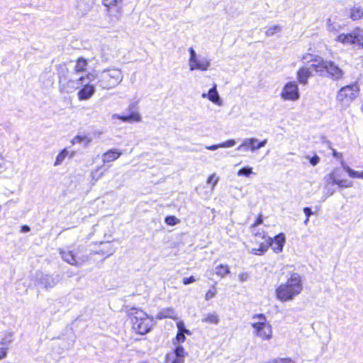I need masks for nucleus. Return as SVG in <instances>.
I'll return each instance as SVG.
<instances>
[{
    "label": "nucleus",
    "instance_id": "1",
    "mask_svg": "<svg viewBox=\"0 0 363 363\" xmlns=\"http://www.w3.org/2000/svg\"><path fill=\"white\" fill-rule=\"evenodd\" d=\"M132 331L140 335L150 333L155 325L153 317L140 308L131 307L126 311Z\"/></svg>",
    "mask_w": 363,
    "mask_h": 363
},
{
    "label": "nucleus",
    "instance_id": "2",
    "mask_svg": "<svg viewBox=\"0 0 363 363\" xmlns=\"http://www.w3.org/2000/svg\"><path fill=\"white\" fill-rule=\"evenodd\" d=\"M254 235L255 240L252 242L257 244V247L251 249V252L253 255H262L269 246L276 253H279L282 251L285 243V236L283 233L277 235L272 239L268 237L264 231L255 233Z\"/></svg>",
    "mask_w": 363,
    "mask_h": 363
},
{
    "label": "nucleus",
    "instance_id": "3",
    "mask_svg": "<svg viewBox=\"0 0 363 363\" xmlns=\"http://www.w3.org/2000/svg\"><path fill=\"white\" fill-rule=\"evenodd\" d=\"M302 290L301 276L298 273H292L284 283L276 288L275 297L280 302L291 301L299 295Z\"/></svg>",
    "mask_w": 363,
    "mask_h": 363
},
{
    "label": "nucleus",
    "instance_id": "4",
    "mask_svg": "<svg viewBox=\"0 0 363 363\" xmlns=\"http://www.w3.org/2000/svg\"><path fill=\"white\" fill-rule=\"evenodd\" d=\"M360 86L357 82L342 86L337 92L336 101L344 107H348L359 96Z\"/></svg>",
    "mask_w": 363,
    "mask_h": 363
},
{
    "label": "nucleus",
    "instance_id": "5",
    "mask_svg": "<svg viewBox=\"0 0 363 363\" xmlns=\"http://www.w3.org/2000/svg\"><path fill=\"white\" fill-rule=\"evenodd\" d=\"M252 318L258 320L252 323L255 335L262 340H270L272 337V327L267 321L265 315L263 313L255 314Z\"/></svg>",
    "mask_w": 363,
    "mask_h": 363
},
{
    "label": "nucleus",
    "instance_id": "6",
    "mask_svg": "<svg viewBox=\"0 0 363 363\" xmlns=\"http://www.w3.org/2000/svg\"><path fill=\"white\" fill-rule=\"evenodd\" d=\"M335 40L343 45H353L359 50H363V29L357 26L351 32L339 34Z\"/></svg>",
    "mask_w": 363,
    "mask_h": 363
},
{
    "label": "nucleus",
    "instance_id": "7",
    "mask_svg": "<svg viewBox=\"0 0 363 363\" xmlns=\"http://www.w3.org/2000/svg\"><path fill=\"white\" fill-rule=\"evenodd\" d=\"M122 73L118 69H108L104 71L99 79V84L103 89H111L121 82Z\"/></svg>",
    "mask_w": 363,
    "mask_h": 363
},
{
    "label": "nucleus",
    "instance_id": "8",
    "mask_svg": "<svg viewBox=\"0 0 363 363\" xmlns=\"http://www.w3.org/2000/svg\"><path fill=\"white\" fill-rule=\"evenodd\" d=\"M325 182L329 185H337L340 189H347L352 186V181L343 177L342 171L339 168H334L325 177Z\"/></svg>",
    "mask_w": 363,
    "mask_h": 363
},
{
    "label": "nucleus",
    "instance_id": "9",
    "mask_svg": "<svg viewBox=\"0 0 363 363\" xmlns=\"http://www.w3.org/2000/svg\"><path fill=\"white\" fill-rule=\"evenodd\" d=\"M301 59L303 61L308 60V62H311L310 65H308V66L310 67L309 69L311 70L312 73L315 72L320 76L324 75L325 60L309 52L302 55Z\"/></svg>",
    "mask_w": 363,
    "mask_h": 363
},
{
    "label": "nucleus",
    "instance_id": "10",
    "mask_svg": "<svg viewBox=\"0 0 363 363\" xmlns=\"http://www.w3.org/2000/svg\"><path fill=\"white\" fill-rule=\"evenodd\" d=\"M91 74L88 73L86 76H81L78 79V83L80 84L81 87L77 91V98L79 101H86L89 99L95 93V86L94 84L88 82L84 84L83 81L86 78L90 79Z\"/></svg>",
    "mask_w": 363,
    "mask_h": 363
},
{
    "label": "nucleus",
    "instance_id": "11",
    "mask_svg": "<svg viewBox=\"0 0 363 363\" xmlns=\"http://www.w3.org/2000/svg\"><path fill=\"white\" fill-rule=\"evenodd\" d=\"M324 75L333 81H340L344 78L345 72L334 61L325 60Z\"/></svg>",
    "mask_w": 363,
    "mask_h": 363
},
{
    "label": "nucleus",
    "instance_id": "12",
    "mask_svg": "<svg viewBox=\"0 0 363 363\" xmlns=\"http://www.w3.org/2000/svg\"><path fill=\"white\" fill-rule=\"evenodd\" d=\"M186 355L187 352L184 347L178 345L174 350L166 354L164 363H184Z\"/></svg>",
    "mask_w": 363,
    "mask_h": 363
},
{
    "label": "nucleus",
    "instance_id": "13",
    "mask_svg": "<svg viewBox=\"0 0 363 363\" xmlns=\"http://www.w3.org/2000/svg\"><path fill=\"white\" fill-rule=\"evenodd\" d=\"M60 254L65 262L74 266L82 265L87 260L86 258L85 259L79 256V251L62 250Z\"/></svg>",
    "mask_w": 363,
    "mask_h": 363
},
{
    "label": "nucleus",
    "instance_id": "14",
    "mask_svg": "<svg viewBox=\"0 0 363 363\" xmlns=\"http://www.w3.org/2000/svg\"><path fill=\"white\" fill-rule=\"evenodd\" d=\"M281 97L284 100L296 101L299 98V91L297 83L289 82L283 87Z\"/></svg>",
    "mask_w": 363,
    "mask_h": 363
},
{
    "label": "nucleus",
    "instance_id": "15",
    "mask_svg": "<svg viewBox=\"0 0 363 363\" xmlns=\"http://www.w3.org/2000/svg\"><path fill=\"white\" fill-rule=\"evenodd\" d=\"M129 112L128 115H113V118L120 120L122 122L127 123H138L141 121V116L138 111L136 106L134 104H131L128 107Z\"/></svg>",
    "mask_w": 363,
    "mask_h": 363
},
{
    "label": "nucleus",
    "instance_id": "16",
    "mask_svg": "<svg viewBox=\"0 0 363 363\" xmlns=\"http://www.w3.org/2000/svg\"><path fill=\"white\" fill-rule=\"evenodd\" d=\"M267 143V140H264L262 141H258L257 139L252 138L245 139L242 144H240L238 149L241 150L243 149L245 150L255 151L258 150L262 147H264Z\"/></svg>",
    "mask_w": 363,
    "mask_h": 363
},
{
    "label": "nucleus",
    "instance_id": "17",
    "mask_svg": "<svg viewBox=\"0 0 363 363\" xmlns=\"http://www.w3.org/2000/svg\"><path fill=\"white\" fill-rule=\"evenodd\" d=\"M308 65L304 64L301 66L296 71V79L299 84L306 85L308 84V79L313 76V73Z\"/></svg>",
    "mask_w": 363,
    "mask_h": 363
},
{
    "label": "nucleus",
    "instance_id": "18",
    "mask_svg": "<svg viewBox=\"0 0 363 363\" xmlns=\"http://www.w3.org/2000/svg\"><path fill=\"white\" fill-rule=\"evenodd\" d=\"M123 0H102L104 6L110 15L113 11H116L115 16L118 18L121 14V6Z\"/></svg>",
    "mask_w": 363,
    "mask_h": 363
},
{
    "label": "nucleus",
    "instance_id": "19",
    "mask_svg": "<svg viewBox=\"0 0 363 363\" xmlns=\"http://www.w3.org/2000/svg\"><path fill=\"white\" fill-rule=\"evenodd\" d=\"M155 318L157 320H162L166 318L177 320V313L175 311L172 307H168L165 308H162L157 312L156 314Z\"/></svg>",
    "mask_w": 363,
    "mask_h": 363
},
{
    "label": "nucleus",
    "instance_id": "20",
    "mask_svg": "<svg viewBox=\"0 0 363 363\" xmlns=\"http://www.w3.org/2000/svg\"><path fill=\"white\" fill-rule=\"evenodd\" d=\"M121 155V151L115 149H110L102 155V161L104 163L114 162L118 160Z\"/></svg>",
    "mask_w": 363,
    "mask_h": 363
},
{
    "label": "nucleus",
    "instance_id": "21",
    "mask_svg": "<svg viewBox=\"0 0 363 363\" xmlns=\"http://www.w3.org/2000/svg\"><path fill=\"white\" fill-rule=\"evenodd\" d=\"M88 66V60L79 57L75 60V65L74 67V74H79L82 72H85L87 69Z\"/></svg>",
    "mask_w": 363,
    "mask_h": 363
},
{
    "label": "nucleus",
    "instance_id": "22",
    "mask_svg": "<svg viewBox=\"0 0 363 363\" xmlns=\"http://www.w3.org/2000/svg\"><path fill=\"white\" fill-rule=\"evenodd\" d=\"M349 18L352 21H357L363 18V8L360 6H353L350 9Z\"/></svg>",
    "mask_w": 363,
    "mask_h": 363
},
{
    "label": "nucleus",
    "instance_id": "23",
    "mask_svg": "<svg viewBox=\"0 0 363 363\" xmlns=\"http://www.w3.org/2000/svg\"><path fill=\"white\" fill-rule=\"evenodd\" d=\"M208 66L209 62L206 60L200 61L198 59H196L194 61L189 62V67L191 70L199 69L203 71L206 70Z\"/></svg>",
    "mask_w": 363,
    "mask_h": 363
},
{
    "label": "nucleus",
    "instance_id": "24",
    "mask_svg": "<svg viewBox=\"0 0 363 363\" xmlns=\"http://www.w3.org/2000/svg\"><path fill=\"white\" fill-rule=\"evenodd\" d=\"M91 142V138L87 135H77L70 140V143L72 145L78 143H84L85 145H87Z\"/></svg>",
    "mask_w": 363,
    "mask_h": 363
},
{
    "label": "nucleus",
    "instance_id": "25",
    "mask_svg": "<svg viewBox=\"0 0 363 363\" xmlns=\"http://www.w3.org/2000/svg\"><path fill=\"white\" fill-rule=\"evenodd\" d=\"M218 321H219L218 315L215 313L206 314L202 318L203 323H206L211 324V325L218 324Z\"/></svg>",
    "mask_w": 363,
    "mask_h": 363
},
{
    "label": "nucleus",
    "instance_id": "26",
    "mask_svg": "<svg viewBox=\"0 0 363 363\" xmlns=\"http://www.w3.org/2000/svg\"><path fill=\"white\" fill-rule=\"evenodd\" d=\"M345 170L347 172L351 178L354 179H363V171L358 172L352 169L348 166L344 167Z\"/></svg>",
    "mask_w": 363,
    "mask_h": 363
},
{
    "label": "nucleus",
    "instance_id": "27",
    "mask_svg": "<svg viewBox=\"0 0 363 363\" xmlns=\"http://www.w3.org/2000/svg\"><path fill=\"white\" fill-rule=\"evenodd\" d=\"M68 155V151L66 148L62 149L59 154L57 155L55 161L54 162L55 166L60 164L66 157Z\"/></svg>",
    "mask_w": 363,
    "mask_h": 363
},
{
    "label": "nucleus",
    "instance_id": "28",
    "mask_svg": "<svg viewBox=\"0 0 363 363\" xmlns=\"http://www.w3.org/2000/svg\"><path fill=\"white\" fill-rule=\"evenodd\" d=\"M207 96H208V99L215 103V104H219L218 101H219V96H218V94L216 90V86H214L213 88H211L209 91H208V93L207 94Z\"/></svg>",
    "mask_w": 363,
    "mask_h": 363
},
{
    "label": "nucleus",
    "instance_id": "29",
    "mask_svg": "<svg viewBox=\"0 0 363 363\" xmlns=\"http://www.w3.org/2000/svg\"><path fill=\"white\" fill-rule=\"evenodd\" d=\"M281 30V26L279 25H275L268 28L265 31V35L267 36H272L276 33L280 32Z\"/></svg>",
    "mask_w": 363,
    "mask_h": 363
},
{
    "label": "nucleus",
    "instance_id": "30",
    "mask_svg": "<svg viewBox=\"0 0 363 363\" xmlns=\"http://www.w3.org/2000/svg\"><path fill=\"white\" fill-rule=\"evenodd\" d=\"M164 222L168 225L174 226L179 223L180 220L174 216H168L165 218Z\"/></svg>",
    "mask_w": 363,
    "mask_h": 363
},
{
    "label": "nucleus",
    "instance_id": "31",
    "mask_svg": "<svg viewBox=\"0 0 363 363\" xmlns=\"http://www.w3.org/2000/svg\"><path fill=\"white\" fill-rule=\"evenodd\" d=\"M268 363H295V362L290 357H284L272 359Z\"/></svg>",
    "mask_w": 363,
    "mask_h": 363
},
{
    "label": "nucleus",
    "instance_id": "32",
    "mask_svg": "<svg viewBox=\"0 0 363 363\" xmlns=\"http://www.w3.org/2000/svg\"><path fill=\"white\" fill-rule=\"evenodd\" d=\"M252 174V168L248 167H244L238 170V174L239 176H245L246 177H250Z\"/></svg>",
    "mask_w": 363,
    "mask_h": 363
},
{
    "label": "nucleus",
    "instance_id": "33",
    "mask_svg": "<svg viewBox=\"0 0 363 363\" xmlns=\"http://www.w3.org/2000/svg\"><path fill=\"white\" fill-rule=\"evenodd\" d=\"M332 155L339 160L342 164H344V157L342 152H337L336 150L332 148Z\"/></svg>",
    "mask_w": 363,
    "mask_h": 363
},
{
    "label": "nucleus",
    "instance_id": "34",
    "mask_svg": "<svg viewBox=\"0 0 363 363\" xmlns=\"http://www.w3.org/2000/svg\"><path fill=\"white\" fill-rule=\"evenodd\" d=\"M263 223V217L262 213H259L257 215L255 222L250 225L251 229H255L257 226L259 225H261Z\"/></svg>",
    "mask_w": 363,
    "mask_h": 363
},
{
    "label": "nucleus",
    "instance_id": "35",
    "mask_svg": "<svg viewBox=\"0 0 363 363\" xmlns=\"http://www.w3.org/2000/svg\"><path fill=\"white\" fill-rule=\"evenodd\" d=\"M177 327L178 328V333L190 334L189 330L185 328L184 323L183 321L177 322Z\"/></svg>",
    "mask_w": 363,
    "mask_h": 363
},
{
    "label": "nucleus",
    "instance_id": "36",
    "mask_svg": "<svg viewBox=\"0 0 363 363\" xmlns=\"http://www.w3.org/2000/svg\"><path fill=\"white\" fill-rule=\"evenodd\" d=\"M227 146V141L223 142L222 143L218 144V145H213L210 146H207L206 149L209 150H215L218 147H224Z\"/></svg>",
    "mask_w": 363,
    "mask_h": 363
},
{
    "label": "nucleus",
    "instance_id": "37",
    "mask_svg": "<svg viewBox=\"0 0 363 363\" xmlns=\"http://www.w3.org/2000/svg\"><path fill=\"white\" fill-rule=\"evenodd\" d=\"M217 182H218V178L214 174H211V176H209L207 179V183L211 184L212 188L214 187V186L216 184Z\"/></svg>",
    "mask_w": 363,
    "mask_h": 363
},
{
    "label": "nucleus",
    "instance_id": "38",
    "mask_svg": "<svg viewBox=\"0 0 363 363\" xmlns=\"http://www.w3.org/2000/svg\"><path fill=\"white\" fill-rule=\"evenodd\" d=\"M308 159L311 164L313 166L317 165L320 160V157L317 155H314L313 157H308Z\"/></svg>",
    "mask_w": 363,
    "mask_h": 363
},
{
    "label": "nucleus",
    "instance_id": "39",
    "mask_svg": "<svg viewBox=\"0 0 363 363\" xmlns=\"http://www.w3.org/2000/svg\"><path fill=\"white\" fill-rule=\"evenodd\" d=\"M101 168V167H99L94 172H91V177L93 179L98 180L103 175V172L98 174V171Z\"/></svg>",
    "mask_w": 363,
    "mask_h": 363
},
{
    "label": "nucleus",
    "instance_id": "40",
    "mask_svg": "<svg viewBox=\"0 0 363 363\" xmlns=\"http://www.w3.org/2000/svg\"><path fill=\"white\" fill-rule=\"evenodd\" d=\"M196 281V278L194 276H190L189 277H185L182 280V283L184 285H188L191 283H194Z\"/></svg>",
    "mask_w": 363,
    "mask_h": 363
},
{
    "label": "nucleus",
    "instance_id": "41",
    "mask_svg": "<svg viewBox=\"0 0 363 363\" xmlns=\"http://www.w3.org/2000/svg\"><path fill=\"white\" fill-rule=\"evenodd\" d=\"M175 339L177 343H182L185 341L186 337L184 335V333H177Z\"/></svg>",
    "mask_w": 363,
    "mask_h": 363
},
{
    "label": "nucleus",
    "instance_id": "42",
    "mask_svg": "<svg viewBox=\"0 0 363 363\" xmlns=\"http://www.w3.org/2000/svg\"><path fill=\"white\" fill-rule=\"evenodd\" d=\"M216 294L215 290H208L205 295L206 300H209L212 298Z\"/></svg>",
    "mask_w": 363,
    "mask_h": 363
},
{
    "label": "nucleus",
    "instance_id": "43",
    "mask_svg": "<svg viewBox=\"0 0 363 363\" xmlns=\"http://www.w3.org/2000/svg\"><path fill=\"white\" fill-rule=\"evenodd\" d=\"M303 212L306 216V222H307L309 219V217L313 214L311 209L309 207H305L303 208Z\"/></svg>",
    "mask_w": 363,
    "mask_h": 363
},
{
    "label": "nucleus",
    "instance_id": "44",
    "mask_svg": "<svg viewBox=\"0 0 363 363\" xmlns=\"http://www.w3.org/2000/svg\"><path fill=\"white\" fill-rule=\"evenodd\" d=\"M190 52V59L189 62L194 61V60L197 59L196 53L192 48L189 49Z\"/></svg>",
    "mask_w": 363,
    "mask_h": 363
},
{
    "label": "nucleus",
    "instance_id": "45",
    "mask_svg": "<svg viewBox=\"0 0 363 363\" xmlns=\"http://www.w3.org/2000/svg\"><path fill=\"white\" fill-rule=\"evenodd\" d=\"M190 52V59L189 62L194 61V60L197 59L196 53L192 48L189 49Z\"/></svg>",
    "mask_w": 363,
    "mask_h": 363
},
{
    "label": "nucleus",
    "instance_id": "46",
    "mask_svg": "<svg viewBox=\"0 0 363 363\" xmlns=\"http://www.w3.org/2000/svg\"><path fill=\"white\" fill-rule=\"evenodd\" d=\"M7 354V349L5 347H0V359L6 357Z\"/></svg>",
    "mask_w": 363,
    "mask_h": 363
},
{
    "label": "nucleus",
    "instance_id": "47",
    "mask_svg": "<svg viewBox=\"0 0 363 363\" xmlns=\"http://www.w3.org/2000/svg\"><path fill=\"white\" fill-rule=\"evenodd\" d=\"M21 231L22 233H27V232L30 231V228H29V226H28L26 225H22L21 227Z\"/></svg>",
    "mask_w": 363,
    "mask_h": 363
},
{
    "label": "nucleus",
    "instance_id": "48",
    "mask_svg": "<svg viewBox=\"0 0 363 363\" xmlns=\"http://www.w3.org/2000/svg\"><path fill=\"white\" fill-rule=\"evenodd\" d=\"M247 274L246 273L240 275L241 281H245L247 279Z\"/></svg>",
    "mask_w": 363,
    "mask_h": 363
},
{
    "label": "nucleus",
    "instance_id": "49",
    "mask_svg": "<svg viewBox=\"0 0 363 363\" xmlns=\"http://www.w3.org/2000/svg\"><path fill=\"white\" fill-rule=\"evenodd\" d=\"M235 144V142L234 140H228V147L234 146Z\"/></svg>",
    "mask_w": 363,
    "mask_h": 363
},
{
    "label": "nucleus",
    "instance_id": "50",
    "mask_svg": "<svg viewBox=\"0 0 363 363\" xmlns=\"http://www.w3.org/2000/svg\"><path fill=\"white\" fill-rule=\"evenodd\" d=\"M327 26L330 28L333 26V23L331 22V19L330 18H328V21H327Z\"/></svg>",
    "mask_w": 363,
    "mask_h": 363
},
{
    "label": "nucleus",
    "instance_id": "51",
    "mask_svg": "<svg viewBox=\"0 0 363 363\" xmlns=\"http://www.w3.org/2000/svg\"><path fill=\"white\" fill-rule=\"evenodd\" d=\"M333 193H334V191H330V192H329V191H328V192H327V194H328V196H331V195H333Z\"/></svg>",
    "mask_w": 363,
    "mask_h": 363
},
{
    "label": "nucleus",
    "instance_id": "52",
    "mask_svg": "<svg viewBox=\"0 0 363 363\" xmlns=\"http://www.w3.org/2000/svg\"><path fill=\"white\" fill-rule=\"evenodd\" d=\"M103 255H104L105 257H106V256H108L110 254H109L108 252H106V253H103Z\"/></svg>",
    "mask_w": 363,
    "mask_h": 363
},
{
    "label": "nucleus",
    "instance_id": "53",
    "mask_svg": "<svg viewBox=\"0 0 363 363\" xmlns=\"http://www.w3.org/2000/svg\"><path fill=\"white\" fill-rule=\"evenodd\" d=\"M360 109H361V111L363 113V103H362V106H361V108H360Z\"/></svg>",
    "mask_w": 363,
    "mask_h": 363
},
{
    "label": "nucleus",
    "instance_id": "54",
    "mask_svg": "<svg viewBox=\"0 0 363 363\" xmlns=\"http://www.w3.org/2000/svg\"><path fill=\"white\" fill-rule=\"evenodd\" d=\"M206 94H203L202 96L203 97H206Z\"/></svg>",
    "mask_w": 363,
    "mask_h": 363
}]
</instances>
